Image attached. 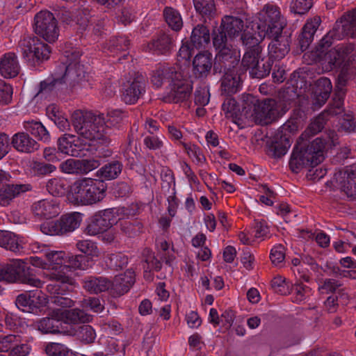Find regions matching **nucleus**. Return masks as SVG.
<instances>
[{"mask_svg": "<svg viewBox=\"0 0 356 356\" xmlns=\"http://www.w3.org/2000/svg\"><path fill=\"white\" fill-rule=\"evenodd\" d=\"M45 259L39 257H30L27 261L33 266L44 270V275L49 277L51 283L46 286L51 294H64L72 290L74 281L72 271L86 270L89 264L84 261L82 255L67 256L63 251L48 250Z\"/></svg>", "mask_w": 356, "mask_h": 356, "instance_id": "nucleus-1", "label": "nucleus"}, {"mask_svg": "<svg viewBox=\"0 0 356 356\" xmlns=\"http://www.w3.org/2000/svg\"><path fill=\"white\" fill-rule=\"evenodd\" d=\"M344 35H356V9L348 13L340 22H337L334 29L324 37L315 52L314 60L319 63L324 71H330L334 67L346 66L356 55L352 44H337L328 50L332 42L330 39L341 40Z\"/></svg>", "mask_w": 356, "mask_h": 356, "instance_id": "nucleus-2", "label": "nucleus"}, {"mask_svg": "<svg viewBox=\"0 0 356 356\" xmlns=\"http://www.w3.org/2000/svg\"><path fill=\"white\" fill-rule=\"evenodd\" d=\"M93 124L90 123L84 118L83 112L74 111L72 115V122L80 136L64 134L58 140V150L72 156H83L86 155L85 151L90 148L98 149L109 145L108 137L97 129L102 120L96 118Z\"/></svg>", "mask_w": 356, "mask_h": 356, "instance_id": "nucleus-3", "label": "nucleus"}, {"mask_svg": "<svg viewBox=\"0 0 356 356\" xmlns=\"http://www.w3.org/2000/svg\"><path fill=\"white\" fill-rule=\"evenodd\" d=\"M250 35H254V24L250 19H243L236 16L227 15L222 19L218 33H213V44L218 51L216 58L219 61L229 62L232 65L237 64L240 58V51L236 48L234 40L245 33L248 29Z\"/></svg>", "mask_w": 356, "mask_h": 356, "instance_id": "nucleus-4", "label": "nucleus"}, {"mask_svg": "<svg viewBox=\"0 0 356 356\" xmlns=\"http://www.w3.org/2000/svg\"><path fill=\"white\" fill-rule=\"evenodd\" d=\"M337 135L331 133L326 138H317L305 149L298 150L295 147L291 155L289 166L296 173L303 168H308L307 177L319 180L326 175V170L321 167L315 168L325 159L324 151L337 143Z\"/></svg>", "mask_w": 356, "mask_h": 356, "instance_id": "nucleus-5", "label": "nucleus"}, {"mask_svg": "<svg viewBox=\"0 0 356 356\" xmlns=\"http://www.w3.org/2000/svg\"><path fill=\"white\" fill-rule=\"evenodd\" d=\"M106 186L102 180L81 177L74 181L67 192V199L74 205L90 206L106 196Z\"/></svg>", "mask_w": 356, "mask_h": 356, "instance_id": "nucleus-6", "label": "nucleus"}, {"mask_svg": "<svg viewBox=\"0 0 356 356\" xmlns=\"http://www.w3.org/2000/svg\"><path fill=\"white\" fill-rule=\"evenodd\" d=\"M259 22L254 24V42H261L267 36L280 35L286 26V20L281 15L280 9L273 4H266L258 13Z\"/></svg>", "mask_w": 356, "mask_h": 356, "instance_id": "nucleus-7", "label": "nucleus"}, {"mask_svg": "<svg viewBox=\"0 0 356 356\" xmlns=\"http://www.w3.org/2000/svg\"><path fill=\"white\" fill-rule=\"evenodd\" d=\"M248 29L242 35L241 41L246 47V51L244 54L242 64L250 71V75L252 78L261 79L269 74L272 64L270 61L261 63V47L260 42L255 44L254 42V36L250 35V32ZM261 62L263 60H261Z\"/></svg>", "mask_w": 356, "mask_h": 356, "instance_id": "nucleus-8", "label": "nucleus"}, {"mask_svg": "<svg viewBox=\"0 0 356 356\" xmlns=\"http://www.w3.org/2000/svg\"><path fill=\"white\" fill-rule=\"evenodd\" d=\"M245 103L243 112L249 118L260 124H268L278 115L277 102L274 99L259 102L253 95L247 94L243 96Z\"/></svg>", "mask_w": 356, "mask_h": 356, "instance_id": "nucleus-9", "label": "nucleus"}, {"mask_svg": "<svg viewBox=\"0 0 356 356\" xmlns=\"http://www.w3.org/2000/svg\"><path fill=\"white\" fill-rule=\"evenodd\" d=\"M54 302L56 307L52 309V317L60 325L64 323L72 327L91 320V316L83 310L70 309L74 305V302L69 298L58 296Z\"/></svg>", "mask_w": 356, "mask_h": 356, "instance_id": "nucleus-10", "label": "nucleus"}, {"mask_svg": "<svg viewBox=\"0 0 356 356\" xmlns=\"http://www.w3.org/2000/svg\"><path fill=\"white\" fill-rule=\"evenodd\" d=\"M29 258L25 260L14 259L7 266L0 268V282H15L19 281L35 287H41L43 282L33 275H28L30 264Z\"/></svg>", "mask_w": 356, "mask_h": 356, "instance_id": "nucleus-11", "label": "nucleus"}, {"mask_svg": "<svg viewBox=\"0 0 356 356\" xmlns=\"http://www.w3.org/2000/svg\"><path fill=\"white\" fill-rule=\"evenodd\" d=\"M124 212V209H108L95 213L88 220L86 233L96 236L104 232L121 219Z\"/></svg>", "mask_w": 356, "mask_h": 356, "instance_id": "nucleus-12", "label": "nucleus"}, {"mask_svg": "<svg viewBox=\"0 0 356 356\" xmlns=\"http://www.w3.org/2000/svg\"><path fill=\"white\" fill-rule=\"evenodd\" d=\"M81 221V213L72 212L63 215L58 220L43 222L40 229L47 235H62L74 232L80 226Z\"/></svg>", "mask_w": 356, "mask_h": 356, "instance_id": "nucleus-13", "label": "nucleus"}, {"mask_svg": "<svg viewBox=\"0 0 356 356\" xmlns=\"http://www.w3.org/2000/svg\"><path fill=\"white\" fill-rule=\"evenodd\" d=\"M24 58L31 65L42 62L49 58V47L37 37L24 38L20 44Z\"/></svg>", "mask_w": 356, "mask_h": 356, "instance_id": "nucleus-14", "label": "nucleus"}, {"mask_svg": "<svg viewBox=\"0 0 356 356\" xmlns=\"http://www.w3.org/2000/svg\"><path fill=\"white\" fill-rule=\"evenodd\" d=\"M34 31L48 42H55L59 35L57 22L53 14L47 10L40 11L35 15Z\"/></svg>", "mask_w": 356, "mask_h": 356, "instance_id": "nucleus-15", "label": "nucleus"}, {"mask_svg": "<svg viewBox=\"0 0 356 356\" xmlns=\"http://www.w3.org/2000/svg\"><path fill=\"white\" fill-rule=\"evenodd\" d=\"M332 183L348 197L356 198V164L337 172Z\"/></svg>", "mask_w": 356, "mask_h": 356, "instance_id": "nucleus-16", "label": "nucleus"}, {"mask_svg": "<svg viewBox=\"0 0 356 356\" xmlns=\"http://www.w3.org/2000/svg\"><path fill=\"white\" fill-rule=\"evenodd\" d=\"M47 297L38 290L19 295L15 304L24 312L38 314L47 303Z\"/></svg>", "mask_w": 356, "mask_h": 356, "instance_id": "nucleus-17", "label": "nucleus"}, {"mask_svg": "<svg viewBox=\"0 0 356 356\" xmlns=\"http://www.w3.org/2000/svg\"><path fill=\"white\" fill-rule=\"evenodd\" d=\"M165 99L167 102H180L186 100L191 95L192 86L186 79H182L180 73L176 72L172 78Z\"/></svg>", "mask_w": 356, "mask_h": 356, "instance_id": "nucleus-18", "label": "nucleus"}, {"mask_svg": "<svg viewBox=\"0 0 356 356\" xmlns=\"http://www.w3.org/2000/svg\"><path fill=\"white\" fill-rule=\"evenodd\" d=\"M83 114L84 118H87V121H90V123L93 124L96 121V118L102 120L101 124H98L97 129L104 135H106L110 141V135L112 134L113 128L118 126L123 119V113L120 110L109 111L106 118L103 115L96 116L90 113H83Z\"/></svg>", "mask_w": 356, "mask_h": 356, "instance_id": "nucleus-19", "label": "nucleus"}, {"mask_svg": "<svg viewBox=\"0 0 356 356\" xmlns=\"http://www.w3.org/2000/svg\"><path fill=\"white\" fill-rule=\"evenodd\" d=\"M80 56V53L76 51H73L71 54L65 51L67 64L63 77L65 81L74 83L82 82L83 78L85 77V70L83 66L78 61Z\"/></svg>", "mask_w": 356, "mask_h": 356, "instance_id": "nucleus-20", "label": "nucleus"}, {"mask_svg": "<svg viewBox=\"0 0 356 356\" xmlns=\"http://www.w3.org/2000/svg\"><path fill=\"white\" fill-rule=\"evenodd\" d=\"M35 216L41 218H51L57 216L60 213V207L54 199H44L35 202L32 206Z\"/></svg>", "mask_w": 356, "mask_h": 356, "instance_id": "nucleus-21", "label": "nucleus"}, {"mask_svg": "<svg viewBox=\"0 0 356 356\" xmlns=\"http://www.w3.org/2000/svg\"><path fill=\"white\" fill-rule=\"evenodd\" d=\"M213 65L212 54L208 51L197 54L193 60V73L197 78L206 77Z\"/></svg>", "mask_w": 356, "mask_h": 356, "instance_id": "nucleus-22", "label": "nucleus"}, {"mask_svg": "<svg viewBox=\"0 0 356 356\" xmlns=\"http://www.w3.org/2000/svg\"><path fill=\"white\" fill-rule=\"evenodd\" d=\"M332 88L331 81L327 78L321 77L316 81L312 95L313 105L315 108H320L325 103L330 97Z\"/></svg>", "mask_w": 356, "mask_h": 356, "instance_id": "nucleus-23", "label": "nucleus"}, {"mask_svg": "<svg viewBox=\"0 0 356 356\" xmlns=\"http://www.w3.org/2000/svg\"><path fill=\"white\" fill-rule=\"evenodd\" d=\"M134 280L135 274L131 270H127L123 274L116 275L111 282V293L116 296L127 293L134 283Z\"/></svg>", "mask_w": 356, "mask_h": 356, "instance_id": "nucleus-24", "label": "nucleus"}, {"mask_svg": "<svg viewBox=\"0 0 356 356\" xmlns=\"http://www.w3.org/2000/svg\"><path fill=\"white\" fill-rule=\"evenodd\" d=\"M19 69L17 57L14 53H6L0 58V74L4 78L16 76L19 72Z\"/></svg>", "mask_w": 356, "mask_h": 356, "instance_id": "nucleus-25", "label": "nucleus"}, {"mask_svg": "<svg viewBox=\"0 0 356 356\" xmlns=\"http://www.w3.org/2000/svg\"><path fill=\"white\" fill-rule=\"evenodd\" d=\"M143 79V77H137L124 83L122 99L126 104H134L138 100L144 86Z\"/></svg>", "mask_w": 356, "mask_h": 356, "instance_id": "nucleus-26", "label": "nucleus"}, {"mask_svg": "<svg viewBox=\"0 0 356 356\" xmlns=\"http://www.w3.org/2000/svg\"><path fill=\"white\" fill-rule=\"evenodd\" d=\"M273 38V40L268 44V55L270 58L282 59L289 51V44L288 39L282 35V33L277 37L269 36Z\"/></svg>", "mask_w": 356, "mask_h": 356, "instance_id": "nucleus-27", "label": "nucleus"}, {"mask_svg": "<svg viewBox=\"0 0 356 356\" xmlns=\"http://www.w3.org/2000/svg\"><path fill=\"white\" fill-rule=\"evenodd\" d=\"M15 149L21 152H31L38 148V143L24 132L15 134L12 138Z\"/></svg>", "mask_w": 356, "mask_h": 356, "instance_id": "nucleus-28", "label": "nucleus"}, {"mask_svg": "<svg viewBox=\"0 0 356 356\" xmlns=\"http://www.w3.org/2000/svg\"><path fill=\"white\" fill-rule=\"evenodd\" d=\"M241 79L234 68L229 69L222 79V90L227 94L236 93L241 87Z\"/></svg>", "mask_w": 356, "mask_h": 356, "instance_id": "nucleus-29", "label": "nucleus"}, {"mask_svg": "<svg viewBox=\"0 0 356 356\" xmlns=\"http://www.w3.org/2000/svg\"><path fill=\"white\" fill-rule=\"evenodd\" d=\"M191 42L196 49L205 48L210 42V33L207 26L197 25L192 31Z\"/></svg>", "mask_w": 356, "mask_h": 356, "instance_id": "nucleus-30", "label": "nucleus"}, {"mask_svg": "<svg viewBox=\"0 0 356 356\" xmlns=\"http://www.w3.org/2000/svg\"><path fill=\"white\" fill-rule=\"evenodd\" d=\"M31 189L30 185H7L0 190V204L5 206L15 196Z\"/></svg>", "mask_w": 356, "mask_h": 356, "instance_id": "nucleus-31", "label": "nucleus"}, {"mask_svg": "<svg viewBox=\"0 0 356 356\" xmlns=\"http://www.w3.org/2000/svg\"><path fill=\"white\" fill-rule=\"evenodd\" d=\"M147 47L154 54H165L172 48V42L168 35L163 33L149 44Z\"/></svg>", "mask_w": 356, "mask_h": 356, "instance_id": "nucleus-32", "label": "nucleus"}, {"mask_svg": "<svg viewBox=\"0 0 356 356\" xmlns=\"http://www.w3.org/2000/svg\"><path fill=\"white\" fill-rule=\"evenodd\" d=\"M83 287L90 293H97L111 291V282L105 277H90L84 281Z\"/></svg>", "mask_w": 356, "mask_h": 356, "instance_id": "nucleus-33", "label": "nucleus"}, {"mask_svg": "<svg viewBox=\"0 0 356 356\" xmlns=\"http://www.w3.org/2000/svg\"><path fill=\"white\" fill-rule=\"evenodd\" d=\"M49 317L42 318L33 324L35 329L43 334H54L59 332L60 322H57L52 317V311L49 314Z\"/></svg>", "mask_w": 356, "mask_h": 356, "instance_id": "nucleus-34", "label": "nucleus"}, {"mask_svg": "<svg viewBox=\"0 0 356 356\" xmlns=\"http://www.w3.org/2000/svg\"><path fill=\"white\" fill-rule=\"evenodd\" d=\"M0 246L13 252H17L22 248V240L13 232L0 231Z\"/></svg>", "mask_w": 356, "mask_h": 356, "instance_id": "nucleus-35", "label": "nucleus"}, {"mask_svg": "<svg viewBox=\"0 0 356 356\" xmlns=\"http://www.w3.org/2000/svg\"><path fill=\"white\" fill-rule=\"evenodd\" d=\"M24 127L38 139L44 143L49 141V133L41 122L33 120L26 121L24 122Z\"/></svg>", "mask_w": 356, "mask_h": 356, "instance_id": "nucleus-36", "label": "nucleus"}, {"mask_svg": "<svg viewBox=\"0 0 356 356\" xmlns=\"http://www.w3.org/2000/svg\"><path fill=\"white\" fill-rule=\"evenodd\" d=\"M299 129V124L297 120H289L282 127V131L284 136V145L279 152L280 154H285L291 145V140L288 136L290 134H294Z\"/></svg>", "mask_w": 356, "mask_h": 356, "instance_id": "nucleus-37", "label": "nucleus"}, {"mask_svg": "<svg viewBox=\"0 0 356 356\" xmlns=\"http://www.w3.org/2000/svg\"><path fill=\"white\" fill-rule=\"evenodd\" d=\"M47 191L54 196H62L65 194L67 181L61 177H54L48 180L46 184Z\"/></svg>", "mask_w": 356, "mask_h": 356, "instance_id": "nucleus-38", "label": "nucleus"}, {"mask_svg": "<svg viewBox=\"0 0 356 356\" xmlns=\"http://www.w3.org/2000/svg\"><path fill=\"white\" fill-rule=\"evenodd\" d=\"M122 171V164L114 161L105 165L97 171V176L101 179L111 180L115 179Z\"/></svg>", "mask_w": 356, "mask_h": 356, "instance_id": "nucleus-39", "label": "nucleus"}, {"mask_svg": "<svg viewBox=\"0 0 356 356\" xmlns=\"http://www.w3.org/2000/svg\"><path fill=\"white\" fill-rule=\"evenodd\" d=\"M163 16L166 23L174 31H179L183 26V20L180 13L172 8H165L163 11Z\"/></svg>", "mask_w": 356, "mask_h": 356, "instance_id": "nucleus-40", "label": "nucleus"}, {"mask_svg": "<svg viewBox=\"0 0 356 356\" xmlns=\"http://www.w3.org/2000/svg\"><path fill=\"white\" fill-rule=\"evenodd\" d=\"M76 246L78 250L90 259H94L100 256V251L97 244L91 240H80L77 241Z\"/></svg>", "mask_w": 356, "mask_h": 356, "instance_id": "nucleus-41", "label": "nucleus"}, {"mask_svg": "<svg viewBox=\"0 0 356 356\" xmlns=\"http://www.w3.org/2000/svg\"><path fill=\"white\" fill-rule=\"evenodd\" d=\"M70 335H76L77 337L84 343H89L94 341L96 338V333L94 329L88 325H82L78 330L72 328L68 331Z\"/></svg>", "mask_w": 356, "mask_h": 356, "instance_id": "nucleus-42", "label": "nucleus"}, {"mask_svg": "<svg viewBox=\"0 0 356 356\" xmlns=\"http://www.w3.org/2000/svg\"><path fill=\"white\" fill-rule=\"evenodd\" d=\"M312 294V289L298 282L294 284V292L293 295V301L297 303H301L305 301Z\"/></svg>", "mask_w": 356, "mask_h": 356, "instance_id": "nucleus-43", "label": "nucleus"}, {"mask_svg": "<svg viewBox=\"0 0 356 356\" xmlns=\"http://www.w3.org/2000/svg\"><path fill=\"white\" fill-rule=\"evenodd\" d=\"M45 351L49 356H73V352L67 346L58 343L47 345Z\"/></svg>", "mask_w": 356, "mask_h": 356, "instance_id": "nucleus-44", "label": "nucleus"}, {"mask_svg": "<svg viewBox=\"0 0 356 356\" xmlns=\"http://www.w3.org/2000/svg\"><path fill=\"white\" fill-rule=\"evenodd\" d=\"M195 8L202 16H210L215 11L214 0H193Z\"/></svg>", "mask_w": 356, "mask_h": 356, "instance_id": "nucleus-45", "label": "nucleus"}, {"mask_svg": "<svg viewBox=\"0 0 356 356\" xmlns=\"http://www.w3.org/2000/svg\"><path fill=\"white\" fill-rule=\"evenodd\" d=\"M323 123L321 122L320 119L315 120L313 121L308 128L305 131V132L301 135L298 141V144L295 147H298V150L302 149V143L304 140H306L309 136L314 135L319 132L323 129Z\"/></svg>", "mask_w": 356, "mask_h": 356, "instance_id": "nucleus-46", "label": "nucleus"}, {"mask_svg": "<svg viewBox=\"0 0 356 356\" xmlns=\"http://www.w3.org/2000/svg\"><path fill=\"white\" fill-rule=\"evenodd\" d=\"M271 285L275 292L282 295L289 294L292 286L289 282H287L285 277L282 276L275 277L271 282Z\"/></svg>", "mask_w": 356, "mask_h": 356, "instance_id": "nucleus-47", "label": "nucleus"}, {"mask_svg": "<svg viewBox=\"0 0 356 356\" xmlns=\"http://www.w3.org/2000/svg\"><path fill=\"white\" fill-rule=\"evenodd\" d=\"M106 263L111 268H122L128 264V257L122 253L111 254L107 257Z\"/></svg>", "mask_w": 356, "mask_h": 356, "instance_id": "nucleus-48", "label": "nucleus"}, {"mask_svg": "<svg viewBox=\"0 0 356 356\" xmlns=\"http://www.w3.org/2000/svg\"><path fill=\"white\" fill-rule=\"evenodd\" d=\"M312 5L313 0H291L290 9L294 13L304 15L310 10Z\"/></svg>", "mask_w": 356, "mask_h": 356, "instance_id": "nucleus-49", "label": "nucleus"}, {"mask_svg": "<svg viewBox=\"0 0 356 356\" xmlns=\"http://www.w3.org/2000/svg\"><path fill=\"white\" fill-rule=\"evenodd\" d=\"M222 111L227 118H238L239 108L234 99H227L222 106Z\"/></svg>", "mask_w": 356, "mask_h": 356, "instance_id": "nucleus-50", "label": "nucleus"}, {"mask_svg": "<svg viewBox=\"0 0 356 356\" xmlns=\"http://www.w3.org/2000/svg\"><path fill=\"white\" fill-rule=\"evenodd\" d=\"M252 232L255 239L264 240L269 233V227L264 220H255Z\"/></svg>", "mask_w": 356, "mask_h": 356, "instance_id": "nucleus-51", "label": "nucleus"}, {"mask_svg": "<svg viewBox=\"0 0 356 356\" xmlns=\"http://www.w3.org/2000/svg\"><path fill=\"white\" fill-rule=\"evenodd\" d=\"M80 160L69 159L60 165V170L66 174H80Z\"/></svg>", "mask_w": 356, "mask_h": 356, "instance_id": "nucleus-52", "label": "nucleus"}, {"mask_svg": "<svg viewBox=\"0 0 356 356\" xmlns=\"http://www.w3.org/2000/svg\"><path fill=\"white\" fill-rule=\"evenodd\" d=\"M184 145L187 154L194 162L197 164H202L204 162V156L197 145L185 143Z\"/></svg>", "mask_w": 356, "mask_h": 356, "instance_id": "nucleus-53", "label": "nucleus"}, {"mask_svg": "<svg viewBox=\"0 0 356 356\" xmlns=\"http://www.w3.org/2000/svg\"><path fill=\"white\" fill-rule=\"evenodd\" d=\"M58 81V79H54L52 80L47 79L44 81H42L40 85V89L35 95V97L38 99H41L46 97L49 92L53 91V90L55 88L56 84Z\"/></svg>", "mask_w": 356, "mask_h": 356, "instance_id": "nucleus-54", "label": "nucleus"}, {"mask_svg": "<svg viewBox=\"0 0 356 356\" xmlns=\"http://www.w3.org/2000/svg\"><path fill=\"white\" fill-rule=\"evenodd\" d=\"M270 258L272 263L275 265H280L285 259V248L281 244L275 245L270 250Z\"/></svg>", "mask_w": 356, "mask_h": 356, "instance_id": "nucleus-55", "label": "nucleus"}, {"mask_svg": "<svg viewBox=\"0 0 356 356\" xmlns=\"http://www.w3.org/2000/svg\"><path fill=\"white\" fill-rule=\"evenodd\" d=\"M193 44L191 45L188 40H182L177 54L178 60L188 62L193 54Z\"/></svg>", "mask_w": 356, "mask_h": 356, "instance_id": "nucleus-56", "label": "nucleus"}, {"mask_svg": "<svg viewBox=\"0 0 356 356\" xmlns=\"http://www.w3.org/2000/svg\"><path fill=\"white\" fill-rule=\"evenodd\" d=\"M13 88L10 85L0 81V104H8L11 102Z\"/></svg>", "mask_w": 356, "mask_h": 356, "instance_id": "nucleus-57", "label": "nucleus"}, {"mask_svg": "<svg viewBox=\"0 0 356 356\" xmlns=\"http://www.w3.org/2000/svg\"><path fill=\"white\" fill-rule=\"evenodd\" d=\"M210 99V93L209 89L206 86L198 88L195 94V102L200 106H206L209 104Z\"/></svg>", "mask_w": 356, "mask_h": 356, "instance_id": "nucleus-58", "label": "nucleus"}, {"mask_svg": "<svg viewBox=\"0 0 356 356\" xmlns=\"http://www.w3.org/2000/svg\"><path fill=\"white\" fill-rule=\"evenodd\" d=\"M18 338L13 334L3 335L0 334V351L8 352L10 351L15 343H17Z\"/></svg>", "mask_w": 356, "mask_h": 356, "instance_id": "nucleus-59", "label": "nucleus"}, {"mask_svg": "<svg viewBox=\"0 0 356 356\" xmlns=\"http://www.w3.org/2000/svg\"><path fill=\"white\" fill-rule=\"evenodd\" d=\"M320 24V19L318 18H314L308 20L303 27V35L306 38H312Z\"/></svg>", "mask_w": 356, "mask_h": 356, "instance_id": "nucleus-60", "label": "nucleus"}, {"mask_svg": "<svg viewBox=\"0 0 356 356\" xmlns=\"http://www.w3.org/2000/svg\"><path fill=\"white\" fill-rule=\"evenodd\" d=\"M99 165V161L96 159L80 160V174H88L97 168Z\"/></svg>", "mask_w": 356, "mask_h": 356, "instance_id": "nucleus-61", "label": "nucleus"}, {"mask_svg": "<svg viewBox=\"0 0 356 356\" xmlns=\"http://www.w3.org/2000/svg\"><path fill=\"white\" fill-rule=\"evenodd\" d=\"M33 170L39 175H47L53 172L56 167L51 164H47L42 162H34L32 165Z\"/></svg>", "mask_w": 356, "mask_h": 356, "instance_id": "nucleus-62", "label": "nucleus"}, {"mask_svg": "<svg viewBox=\"0 0 356 356\" xmlns=\"http://www.w3.org/2000/svg\"><path fill=\"white\" fill-rule=\"evenodd\" d=\"M31 351V347L26 343H15L9 353V356H27Z\"/></svg>", "mask_w": 356, "mask_h": 356, "instance_id": "nucleus-63", "label": "nucleus"}, {"mask_svg": "<svg viewBox=\"0 0 356 356\" xmlns=\"http://www.w3.org/2000/svg\"><path fill=\"white\" fill-rule=\"evenodd\" d=\"M89 16V10L87 8H82L76 10L72 16V21H74L76 24L83 25L88 22Z\"/></svg>", "mask_w": 356, "mask_h": 356, "instance_id": "nucleus-64", "label": "nucleus"}]
</instances>
